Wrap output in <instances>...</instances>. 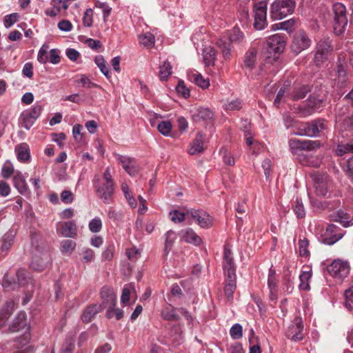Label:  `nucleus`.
Returning <instances> with one entry per match:
<instances>
[{"instance_id":"5fc2aeb1","label":"nucleus","mask_w":353,"mask_h":353,"mask_svg":"<svg viewBox=\"0 0 353 353\" xmlns=\"http://www.w3.org/2000/svg\"><path fill=\"white\" fill-rule=\"evenodd\" d=\"M243 34L239 28H233L229 34V40L231 43H240L243 40Z\"/></svg>"},{"instance_id":"aec40b11","label":"nucleus","mask_w":353,"mask_h":353,"mask_svg":"<svg viewBox=\"0 0 353 353\" xmlns=\"http://www.w3.org/2000/svg\"><path fill=\"white\" fill-rule=\"evenodd\" d=\"M205 139V134H203L201 132H198L196 135V137L190 144V148L188 150V153L190 155H194L202 152L204 150L203 143Z\"/></svg>"},{"instance_id":"b1692460","label":"nucleus","mask_w":353,"mask_h":353,"mask_svg":"<svg viewBox=\"0 0 353 353\" xmlns=\"http://www.w3.org/2000/svg\"><path fill=\"white\" fill-rule=\"evenodd\" d=\"M102 310L101 305L94 304L85 308L81 315V319L85 323L90 322L94 316Z\"/></svg>"},{"instance_id":"a18cd8bd","label":"nucleus","mask_w":353,"mask_h":353,"mask_svg":"<svg viewBox=\"0 0 353 353\" xmlns=\"http://www.w3.org/2000/svg\"><path fill=\"white\" fill-rule=\"evenodd\" d=\"M159 132L163 136L168 137L170 135L172 125L169 121H162L157 125Z\"/></svg>"},{"instance_id":"37998d69","label":"nucleus","mask_w":353,"mask_h":353,"mask_svg":"<svg viewBox=\"0 0 353 353\" xmlns=\"http://www.w3.org/2000/svg\"><path fill=\"white\" fill-rule=\"evenodd\" d=\"M2 287L6 291L15 290L20 286L17 282L12 281L8 274H6L3 276L2 281Z\"/></svg>"},{"instance_id":"f8f14e48","label":"nucleus","mask_w":353,"mask_h":353,"mask_svg":"<svg viewBox=\"0 0 353 353\" xmlns=\"http://www.w3.org/2000/svg\"><path fill=\"white\" fill-rule=\"evenodd\" d=\"M343 235L344 232L340 228L334 224H330L323 235L322 242L325 245H332L339 241Z\"/></svg>"},{"instance_id":"3c124183","label":"nucleus","mask_w":353,"mask_h":353,"mask_svg":"<svg viewBox=\"0 0 353 353\" xmlns=\"http://www.w3.org/2000/svg\"><path fill=\"white\" fill-rule=\"evenodd\" d=\"M194 82L202 89L208 88L210 85L208 79H205L201 74L195 73L192 74Z\"/></svg>"},{"instance_id":"79ce46f5","label":"nucleus","mask_w":353,"mask_h":353,"mask_svg":"<svg viewBox=\"0 0 353 353\" xmlns=\"http://www.w3.org/2000/svg\"><path fill=\"white\" fill-rule=\"evenodd\" d=\"M292 210L298 219H303L305 216V210L301 199H296L292 206Z\"/></svg>"},{"instance_id":"09e8293b","label":"nucleus","mask_w":353,"mask_h":353,"mask_svg":"<svg viewBox=\"0 0 353 353\" xmlns=\"http://www.w3.org/2000/svg\"><path fill=\"white\" fill-rule=\"evenodd\" d=\"M76 247L75 241L72 240H64L61 243V251L64 254H71Z\"/></svg>"},{"instance_id":"4be33fe9","label":"nucleus","mask_w":353,"mask_h":353,"mask_svg":"<svg viewBox=\"0 0 353 353\" xmlns=\"http://www.w3.org/2000/svg\"><path fill=\"white\" fill-rule=\"evenodd\" d=\"M15 152L17 159L23 163H28L30 159V150L26 143H22L17 145Z\"/></svg>"},{"instance_id":"13d9d810","label":"nucleus","mask_w":353,"mask_h":353,"mask_svg":"<svg viewBox=\"0 0 353 353\" xmlns=\"http://www.w3.org/2000/svg\"><path fill=\"white\" fill-rule=\"evenodd\" d=\"M217 46L222 50L223 56L225 59L230 58V43L225 41L223 39L217 41Z\"/></svg>"},{"instance_id":"4c0bfd02","label":"nucleus","mask_w":353,"mask_h":353,"mask_svg":"<svg viewBox=\"0 0 353 353\" xmlns=\"http://www.w3.org/2000/svg\"><path fill=\"white\" fill-rule=\"evenodd\" d=\"M257 50L255 48H250L245 55L244 63L246 67L253 68L256 63Z\"/></svg>"},{"instance_id":"c85d7f7f","label":"nucleus","mask_w":353,"mask_h":353,"mask_svg":"<svg viewBox=\"0 0 353 353\" xmlns=\"http://www.w3.org/2000/svg\"><path fill=\"white\" fill-rule=\"evenodd\" d=\"M77 226L73 221H67L61 228V233L63 236L72 238L77 234Z\"/></svg>"},{"instance_id":"1a4fd4ad","label":"nucleus","mask_w":353,"mask_h":353,"mask_svg":"<svg viewBox=\"0 0 353 353\" xmlns=\"http://www.w3.org/2000/svg\"><path fill=\"white\" fill-rule=\"evenodd\" d=\"M51 258L48 250H37L32 256L30 267L35 271L41 272L50 263Z\"/></svg>"},{"instance_id":"f03ea898","label":"nucleus","mask_w":353,"mask_h":353,"mask_svg":"<svg viewBox=\"0 0 353 353\" xmlns=\"http://www.w3.org/2000/svg\"><path fill=\"white\" fill-rule=\"evenodd\" d=\"M294 0H275L271 5L270 17L272 20H281L292 14L295 8Z\"/></svg>"},{"instance_id":"7c9ffc66","label":"nucleus","mask_w":353,"mask_h":353,"mask_svg":"<svg viewBox=\"0 0 353 353\" xmlns=\"http://www.w3.org/2000/svg\"><path fill=\"white\" fill-rule=\"evenodd\" d=\"M161 317L166 321H177L179 319L176 309L171 305L166 306L162 310Z\"/></svg>"},{"instance_id":"4468645a","label":"nucleus","mask_w":353,"mask_h":353,"mask_svg":"<svg viewBox=\"0 0 353 353\" xmlns=\"http://www.w3.org/2000/svg\"><path fill=\"white\" fill-rule=\"evenodd\" d=\"M305 130L302 134L305 137H317L319 134L326 128L325 122L323 119H316L310 123H305Z\"/></svg>"},{"instance_id":"49530a36","label":"nucleus","mask_w":353,"mask_h":353,"mask_svg":"<svg viewBox=\"0 0 353 353\" xmlns=\"http://www.w3.org/2000/svg\"><path fill=\"white\" fill-rule=\"evenodd\" d=\"M76 83H81L85 88H101L99 85L92 83L90 79L85 74H79L76 77Z\"/></svg>"},{"instance_id":"c9c22d12","label":"nucleus","mask_w":353,"mask_h":353,"mask_svg":"<svg viewBox=\"0 0 353 353\" xmlns=\"http://www.w3.org/2000/svg\"><path fill=\"white\" fill-rule=\"evenodd\" d=\"M101 296L104 302H110L115 305L117 296L114 291L108 287H103L101 290Z\"/></svg>"},{"instance_id":"c03bdc74","label":"nucleus","mask_w":353,"mask_h":353,"mask_svg":"<svg viewBox=\"0 0 353 353\" xmlns=\"http://www.w3.org/2000/svg\"><path fill=\"white\" fill-rule=\"evenodd\" d=\"M19 121L21 125L27 130H29L35 122L26 110L21 114Z\"/></svg>"},{"instance_id":"864d4df0","label":"nucleus","mask_w":353,"mask_h":353,"mask_svg":"<svg viewBox=\"0 0 353 353\" xmlns=\"http://www.w3.org/2000/svg\"><path fill=\"white\" fill-rule=\"evenodd\" d=\"M224 109L227 111L239 110L242 108L241 101L235 99L230 101H227L224 105Z\"/></svg>"},{"instance_id":"69168bd1","label":"nucleus","mask_w":353,"mask_h":353,"mask_svg":"<svg viewBox=\"0 0 353 353\" xmlns=\"http://www.w3.org/2000/svg\"><path fill=\"white\" fill-rule=\"evenodd\" d=\"M93 23V11L91 8H88L84 12L83 17V23L84 26L91 27Z\"/></svg>"},{"instance_id":"e2e57ef3","label":"nucleus","mask_w":353,"mask_h":353,"mask_svg":"<svg viewBox=\"0 0 353 353\" xmlns=\"http://www.w3.org/2000/svg\"><path fill=\"white\" fill-rule=\"evenodd\" d=\"M81 261L84 263H90L94 259V252L90 248H85L82 250Z\"/></svg>"},{"instance_id":"9d476101","label":"nucleus","mask_w":353,"mask_h":353,"mask_svg":"<svg viewBox=\"0 0 353 353\" xmlns=\"http://www.w3.org/2000/svg\"><path fill=\"white\" fill-rule=\"evenodd\" d=\"M314 186L318 195L325 196L332 188V182L325 174H315L313 177Z\"/></svg>"},{"instance_id":"5701e85b","label":"nucleus","mask_w":353,"mask_h":353,"mask_svg":"<svg viewBox=\"0 0 353 353\" xmlns=\"http://www.w3.org/2000/svg\"><path fill=\"white\" fill-rule=\"evenodd\" d=\"M26 325V314L24 312L17 314L12 325L9 326L10 332H15L23 329Z\"/></svg>"},{"instance_id":"58836bf2","label":"nucleus","mask_w":353,"mask_h":353,"mask_svg":"<svg viewBox=\"0 0 353 353\" xmlns=\"http://www.w3.org/2000/svg\"><path fill=\"white\" fill-rule=\"evenodd\" d=\"M172 67L170 62L164 61L159 66V77L161 81H166L172 74Z\"/></svg>"},{"instance_id":"6ab92c4d","label":"nucleus","mask_w":353,"mask_h":353,"mask_svg":"<svg viewBox=\"0 0 353 353\" xmlns=\"http://www.w3.org/2000/svg\"><path fill=\"white\" fill-rule=\"evenodd\" d=\"M223 267L227 275L232 277L236 274L232 251L226 247L224 248Z\"/></svg>"},{"instance_id":"7ed1b4c3","label":"nucleus","mask_w":353,"mask_h":353,"mask_svg":"<svg viewBox=\"0 0 353 353\" xmlns=\"http://www.w3.org/2000/svg\"><path fill=\"white\" fill-rule=\"evenodd\" d=\"M334 12V32L337 35L343 34L347 25L346 16V8L341 3H336L333 5Z\"/></svg>"},{"instance_id":"6e6d98bb","label":"nucleus","mask_w":353,"mask_h":353,"mask_svg":"<svg viewBox=\"0 0 353 353\" xmlns=\"http://www.w3.org/2000/svg\"><path fill=\"white\" fill-rule=\"evenodd\" d=\"M344 296L345 306L348 310H351L353 306V286L345 291Z\"/></svg>"},{"instance_id":"052dcab7","label":"nucleus","mask_w":353,"mask_h":353,"mask_svg":"<svg viewBox=\"0 0 353 353\" xmlns=\"http://www.w3.org/2000/svg\"><path fill=\"white\" fill-rule=\"evenodd\" d=\"M94 6L97 8H100L101 10H102L103 17L105 20L110 14L112 8L108 6L107 3L97 1L94 3Z\"/></svg>"},{"instance_id":"f257e3e1","label":"nucleus","mask_w":353,"mask_h":353,"mask_svg":"<svg viewBox=\"0 0 353 353\" xmlns=\"http://www.w3.org/2000/svg\"><path fill=\"white\" fill-rule=\"evenodd\" d=\"M97 196L105 204H110L113 201V195L115 192V182L112 175L110 167L105 168L103 174L102 181L97 179L94 181Z\"/></svg>"},{"instance_id":"338daca9","label":"nucleus","mask_w":353,"mask_h":353,"mask_svg":"<svg viewBox=\"0 0 353 353\" xmlns=\"http://www.w3.org/2000/svg\"><path fill=\"white\" fill-rule=\"evenodd\" d=\"M19 14L17 13H12L4 17V26L9 28L12 26L18 20Z\"/></svg>"},{"instance_id":"72a5a7b5","label":"nucleus","mask_w":353,"mask_h":353,"mask_svg":"<svg viewBox=\"0 0 353 353\" xmlns=\"http://www.w3.org/2000/svg\"><path fill=\"white\" fill-rule=\"evenodd\" d=\"M176 239V234L175 232L170 230L165 234V245H164V254L168 255L171 250L174 243Z\"/></svg>"},{"instance_id":"423d86ee","label":"nucleus","mask_w":353,"mask_h":353,"mask_svg":"<svg viewBox=\"0 0 353 353\" xmlns=\"http://www.w3.org/2000/svg\"><path fill=\"white\" fill-rule=\"evenodd\" d=\"M311 43L312 40L306 32L303 30H299L293 37L291 50L294 54H299L302 51L307 49Z\"/></svg>"},{"instance_id":"f3484780","label":"nucleus","mask_w":353,"mask_h":353,"mask_svg":"<svg viewBox=\"0 0 353 353\" xmlns=\"http://www.w3.org/2000/svg\"><path fill=\"white\" fill-rule=\"evenodd\" d=\"M114 156L118 163L122 165L123 168L130 176H134L138 172V168L134 163L133 158L119 154H114Z\"/></svg>"},{"instance_id":"a211bd4d","label":"nucleus","mask_w":353,"mask_h":353,"mask_svg":"<svg viewBox=\"0 0 353 353\" xmlns=\"http://www.w3.org/2000/svg\"><path fill=\"white\" fill-rule=\"evenodd\" d=\"M335 75L336 77L333 79L334 81V85H336L340 88L345 87L349 79L347 72V66L342 63H339L338 65L337 71Z\"/></svg>"},{"instance_id":"a19ab883","label":"nucleus","mask_w":353,"mask_h":353,"mask_svg":"<svg viewBox=\"0 0 353 353\" xmlns=\"http://www.w3.org/2000/svg\"><path fill=\"white\" fill-rule=\"evenodd\" d=\"M308 92L309 88L307 85H303L295 87L293 92L291 93L292 99L294 100H299L303 99Z\"/></svg>"},{"instance_id":"4d7b16f0","label":"nucleus","mask_w":353,"mask_h":353,"mask_svg":"<svg viewBox=\"0 0 353 353\" xmlns=\"http://www.w3.org/2000/svg\"><path fill=\"white\" fill-rule=\"evenodd\" d=\"M14 168L10 161H6L1 169V175L5 179H8L14 174Z\"/></svg>"},{"instance_id":"6e6552de","label":"nucleus","mask_w":353,"mask_h":353,"mask_svg":"<svg viewBox=\"0 0 353 353\" xmlns=\"http://www.w3.org/2000/svg\"><path fill=\"white\" fill-rule=\"evenodd\" d=\"M188 216L194 220L201 228L208 229L213 225L212 217L202 210H188Z\"/></svg>"},{"instance_id":"2f4dec72","label":"nucleus","mask_w":353,"mask_h":353,"mask_svg":"<svg viewBox=\"0 0 353 353\" xmlns=\"http://www.w3.org/2000/svg\"><path fill=\"white\" fill-rule=\"evenodd\" d=\"M312 278L311 271H303L299 275L300 284L299 288L302 291H309L310 290V281Z\"/></svg>"},{"instance_id":"ddd939ff","label":"nucleus","mask_w":353,"mask_h":353,"mask_svg":"<svg viewBox=\"0 0 353 353\" xmlns=\"http://www.w3.org/2000/svg\"><path fill=\"white\" fill-rule=\"evenodd\" d=\"M332 50L330 41L321 40L316 46V51L314 55V61L316 65H321L326 60L328 53Z\"/></svg>"},{"instance_id":"0eeeda50","label":"nucleus","mask_w":353,"mask_h":353,"mask_svg":"<svg viewBox=\"0 0 353 353\" xmlns=\"http://www.w3.org/2000/svg\"><path fill=\"white\" fill-rule=\"evenodd\" d=\"M350 265L347 261L336 259L327 267L329 274L338 279H343L350 273Z\"/></svg>"},{"instance_id":"393cba45","label":"nucleus","mask_w":353,"mask_h":353,"mask_svg":"<svg viewBox=\"0 0 353 353\" xmlns=\"http://www.w3.org/2000/svg\"><path fill=\"white\" fill-rule=\"evenodd\" d=\"M213 115L209 108L200 107L193 112L192 117L195 121H208L212 119Z\"/></svg>"},{"instance_id":"0e129e2a","label":"nucleus","mask_w":353,"mask_h":353,"mask_svg":"<svg viewBox=\"0 0 353 353\" xmlns=\"http://www.w3.org/2000/svg\"><path fill=\"white\" fill-rule=\"evenodd\" d=\"M309 242L306 239H300L299 241V254L301 256L307 257L309 255Z\"/></svg>"},{"instance_id":"8fccbe9b","label":"nucleus","mask_w":353,"mask_h":353,"mask_svg":"<svg viewBox=\"0 0 353 353\" xmlns=\"http://www.w3.org/2000/svg\"><path fill=\"white\" fill-rule=\"evenodd\" d=\"M171 216V220L174 223H181L183 221L190 219V216H188V210L185 212H182L179 210H174L170 213Z\"/></svg>"},{"instance_id":"f704fd0d","label":"nucleus","mask_w":353,"mask_h":353,"mask_svg":"<svg viewBox=\"0 0 353 353\" xmlns=\"http://www.w3.org/2000/svg\"><path fill=\"white\" fill-rule=\"evenodd\" d=\"M75 334L68 335L63 343L60 353H72L74 348Z\"/></svg>"},{"instance_id":"680f3d73","label":"nucleus","mask_w":353,"mask_h":353,"mask_svg":"<svg viewBox=\"0 0 353 353\" xmlns=\"http://www.w3.org/2000/svg\"><path fill=\"white\" fill-rule=\"evenodd\" d=\"M289 91V85H284L279 90L276 99L274 102V105L276 107H279V103L282 101V100L286 97L285 94Z\"/></svg>"},{"instance_id":"774afa93","label":"nucleus","mask_w":353,"mask_h":353,"mask_svg":"<svg viewBox=\"0 0 353 353\" xmlns=\"http://www.w3.org/2000/svg\"><path fill=\"white\" fill-rule=\"evenodd\" d=\"M176 91L177 93L183 97L184 98H188L190 97V90L185 85V83L183 81H179L178 85L176 87Z\"/></svg>"},{"instance_id":"20e7f679","label":"nucleus","mask_w":353,"mask_h":353,"mask_svg":"<svg viewBox=\"0 0 353 353\" xmlns=\"http://www.w3.org/2000/svg\"><path fill=\"white\" fill-rule=\"evenodd\" d=\"M285 46L284 36L281 34H275L270 36L266 41L265 51L268 54V58L272 57L273 59L281 54Z\"/></svg>"},{"instance_id":"603ef678","label":"nucleus","mask_w":353,"mask_h":353,"mask_svg":"<svg viewBox=\"0 0 353 353\" xmlns=\"http://www.w3.org/2000/svg\"><path fill=\"white\" fill-rule=\"evenodd\" d=\"M102 221L99 217H95L91 219L88 224V228L92 233H98L101 230Z\"/></svg>"},{"instance_id":"2eb2a0df","label":"nucleus","mask_w":353,"mask_h":353,"mask_svg":"<svg viewBox=\"0 0 353 353\" xmlns=\"http://www.w3.org/2000/svg\"><path fill=\"white\" fill-rule=\"evenodd\" d=\"M303 323L302 319L296 317L294 323L289 327L287 335L294 341H300L303 339Z\"/></svg>"},{"instance_id":"bb28decb","label":"nucleus","mask_w":353,"mask_h":353,"mask_svg":"<svg viewBox=\"0 0 353 353\" xmlns=\"http://www.w3.org/2000/svg\"><path fill=\"white\" fill-rule=\"evenodd\" d=\"M15 234L13 231L6 232L2 237L0 250L1 252H8L13 244Z\"/></svg>"},{"instance_id":"ea45409f","label":"nucleus","mask_w":353,"mask_h":353,"mask_svg":"<svg viewBox=\"0 0 353 353\" xmlns=\"http://www.w3.org/2000/svg\"><path fill=\"white\" fill-rule=\"evenodd\" d=\"M94 63L99 67L103 74L107 78L110 79L111 75L108 66L106 65V61L101 55H98L94 59Z\"/></svg>"},{"instance_id":"e433bc0d","label":"nucleus","mask_w":353,"mask_h":353,"mask_svg":"<svg viewBox=\"0 0 353 353\" xmlns=\"http://www.w3.org/2000/svg\"><path fill=\"white\" fill-rule=\"evenodd\" d=\"M227 276L228 281L225 286L224 292L228 299H232L236 289V274H234L232 277L230 274Z\"/></svg>"},{"instance_id":"dca6fc26","label":"nucleus","mask_w":353,"mask_h":353,"mask_svg":"<svg viewBox=\"0 0 353 353\" xmlns=\"http://www.w3.org/2000/svg\"><path fill=\"white\" fill-rule=\"evenodd\" d=\"M179 236L181 240L192 245L200 246L203 244L202 239L192 228H187L181 230Z\"/></svg>"},{"instance_id":"473e14b6","label":"nucleus","mask_w":353,"mask_h":353,"mask_svg":"<svg viewBox=\"0 0 353 353\" xmlns=\"http://www.w3.org/2000/svg\"><path fill=\"white\" fill-rule=\"evenodd\" d=\"M334 220L340 222L343 227H349L353 225V216L350 217L348 213L341 210L337 212Z\"/></svg>"},{"instance_id":"412c9836","label":"nucleus","mask_w":353,"mask_h":353,"mask_svg":"<svg viewBox=\"0 0 353 353\" xmlns=\"http://www.w3.org/2000/svg\"><path fill=\"white\" fill-rule=\"evenodd\" d=\"M13 183L14 188L21 194H25L28 190V185L26 181V177L19 172L16 171L13 176Z\"/></svg>"},{"instance_id":"a878e982","label":"nucleus","mask_w":353,"mask_h":353,"mask_svg":"<svg viewBox=\"0 0 353 353\" xmlns=\"http://www.w3.org/2000/svg\"><path fill=\"white\" fill-rule=\"evenodd\" d=\"M203 63L206 67L214 65L216 60L215 50L211 47H205L203 50Z\"/></svg>"},{"instance_id":"cd10ccee","label":"nucleus","mask_w":353,"mask_h":353,"mask_svg":"<svg viewBox=\"0 0 353 353\" xmlns=\"http://www.w3.org/2000/svg\"><path fill=\"white\" fill-rule=\"evenodd\" d=\"M139 41L141 46L150 49L154 46L155 38L153 34L145 32L139 36Z\"/></svg>"},{"instance_id":"9b49d317","label":"nucleus","mask_w":353,"mask_h":353,"mask_svg":"<svg viewBox=\"0 0 353 353\" xmlns=\"http://www.w3.org/2000/svg\"><path fill=\"white\" fill-rule=\"evenodd\" d=\"M316 141L310 140L301 141L297 139H291L289 141V147L291 152L295 155H300L303 151L311 150L318 147Z\"/></svg>"},{"instance_id":"39448f33","label":"nucleus","mask_w":353,"mask_h":353,"mask_svg":"<svg viewBox=\"0 0 353 353\" xmlns=\"http://www.w3.org/2000/svg\"><path fill=\"white\" fill-rule=\"evenodd\" d=\"M267 7L268 1L266 0L259 1L254 4V27L256 30H261L268 24Z\"/></svg>"},{"instance_id":"de8ad7c7","label":"nucleus","mask_w":353,"mask_h":353,"mask_svg":"<svg viewBox=\"0 0 353 353\" xmlns=\"http://www.w3.org/2000/svg\"><path fill=\"white\" fill-rule=\"evenodd\" d=\"M48 49L49 46L47 44H43L40 48L37 54V61L40 63L46 64L48 61Z\"/></svg>"},{"instance_id":"c756f323","label":"nucleus","mask_w":353,"mask_h":353,"mask_svg":"<svg viewBox=\"0 0 353 353\" xmlns=\"http://www.w3.org/2000/svg\"><path fill=\"white\" fill-rule=\"evenodd\" d=\"M14 307V302L10 301L6 303L5 307L0 310V327L4 325L6 321L12 314Z\"/></svg>"},{"instance_id":"bf43d9fd","label":"nucleus","mask_w":353,"mask_h":353,"mask_svg":"<svg viewBox=\"0 0 353 353\" xmlns=\"http://www.w3.org/2000/svg\"><path fill=\"white\" fill-rule=\"evenodd\" d=\"M230 334L233 339H241L243 336L242 326L239 323L234 324L230 330Z\"/></svg>"}]
</instances>
